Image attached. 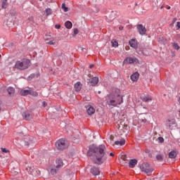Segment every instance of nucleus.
<instances>
[{
    "mask_svg": "<svg viewBox=\"0 0 180 180\" xmlns=\"http://www.w3.org/2000/svg\"><path fill=\"white\" fill-rule=\"evenodd\" d=\"M78 33H79L78 29L75 28L74 29V32H73V36H75V35L78 34Z\"/></svg>",
    "mask_w": 180,
    "mask_h": 180,
    "instance_id": "nucleus-35",
    "label": "nucleus"
},
{
    "mask_svg": "<svg viewBox=\"0 0 180 180\" xmlns=\"http://www.w3.org/2000/svg\"><path fill=\"white\" fill-rule=\"evenodd\" d=\"M59 169H60L56 168V166H55L53 168L51 169L50 174L51 175H56V174H57V172H58Z\"/></svg>",
    "mask_w": 180,
    "mask_h": 180,
    "instance_id": "nucleus-25",
    "label": "nucleus"
},
{
    "mask_svg": "<svg viewBox=\"0 0 180 180\" xmlns=\"http://www.w3.org/2000/svg\"><path fill=\"white\" fill-rule=\"evenodd\" d=\"M56 146L58 150H64L68 147L67 145V141L65 139H59L56 143Z\"/></svg>",
    "mask_w": 180,
    "mask_h": 180,
    "instance_id": "nucleus-6",
    "label": "nucleus"
},
{
    "mask_svg": "<svg viewBox=\"0 0 180 180\" xmlns=\"http://www.w3.org/2000/svg\"><path fill=\"white\" fill-rule=\"evenodd\" d=\"M91 172L92 174H94L95 176L99 175V174H101V172L99 171V168L95 167H94L91 169Z\"/></svg>",
    "mask_w": 180,
    "mask_h": 180,
    "instance_id": "nucleus-15",
    "label": "nucleus"
},
{
    "mask_svg": "<svg viewBox=\"0 0 180 180\" xmlns=\"http://www.w3.org/2000/svg\"><path fill=\"white\" fill-rule=\"evenodd\" d=\"M126 49V50H128V48H125Z\"/></svg>",
    "mask_w": 180,
    "mask_h": 180,
    "instance_id": "nucleus-50",
    "label": "nucleus"
},
{
    "mask_svg": "<svg viewBox=\"0 0 180 180\" xmlns=\"http://www.w3.org/2000/svg\"><path fill=\"white\" fill-rule=\"evenodd\" d=\"M110 140H113V136H110Z\"/></svg>",
    "mask_w": 180,
    "mask_h": 180,
    "instance_id": "nucleus-47",
    "label": "nucleus"
},
{
    "mask_svg": "<svg viewBox=\"0 0 180 180\" xmlns=\"http://www.w3.org/2000/svg\"><path fill=\"white\" fill-rule=\"evenodd\" d=\"M7 91L8 93V95L10 96H12V95H13L15 94V89L13 87H8L7 89Z\"/></svg>",
    "mask_w": 180,
    "mask_h": 180,
    "instance_id": "nucleus-24",
    "label": "nucleus"
},
{
    "mask_svg": "<svg viewBox=\"0 0 180 180\" xmlns=\"http://www.w3.org/2000/svg\"><path fill=\"white\" fill-rule=\"evenodd\" d=\"M110 157H113L115 155V154H113V153H110Z\"/></svg>",
    "mask_w": 180,
    "mask_h": 180,
    "instance_id": "nucleus-43",
    "label": "nucleus"
},
{
    "mask_svg": "<svg viewBox=\"0 0 180 180\" xmlns=\"http://www.w3.org/2000/svg\"><path fill=\"white\" fill-rule=\"evenodd\" d=\"M129 46L132 47V49H137L139 44H137V41L136 39H131L129 41Z\"/></svg>",
    "mask_w": 180,
    "mask_h": 180,
    "instance_id": "nucleus-13",
    "label": "nucleus"
},
{
    "mask_svg": "<svg viewBox=\"0 0 180 180\" xmlns=\"http://www.w3.org/2000/svg\"><path fill=\"white\" fill-rule=\"evenodd\" d=\"M94 65H91L89 66L90 68H94Z\"/></svg>",
    "mask_w": 180,
    "mask_h": 180,
    "instance_id": "nucleus-44",
    "label": "nucleus"
},
{
    "mask_svg": "<svg viewBox=\"0 0 180 180\" xmlns=\"http://www.w3.org/2000/svg\"><path fill=\"white\" fill-rule=\"evenodd\" d=\"M156 159H157L158 161H161V160H162V156H161V155H157V156H156Z\"/></svg>",
    "mask_w": 180,
    "mask_h": 180,
    "instance_id": "nucleus-36",
    "label": "nucleus"
},
{
    "mask_svg": "<svg viewBox=\"0 0 180 180\" xmlns=\"http://www.w3.org/2000/svg\"><path fill=\"white\" fill-rule=\"evenodd\" d=\"M42 103H43L44 108H45V106H46V105H47V103H46V101H44Z\"/></svg>",
    "mask_w": 180,
    "mask_h": 180,
    "instance_id": "nucleus-41",
    "label": "nucleus"
},
{
    "mask_svg": "<svg viewBox=\"0 0 180 180\" xmlns=\"http://www.w3.org/2000/svg\"><path fill=\"white\" fill-rule=\"evenodd\" d=\"M167 9H171V6H169V7L167 8Z\"/></svg>",
    "mask_w": 180,
    "mask_h": 180,
    "instance_id": "nucleus-48",
    "label": "nucleus"
},
{
    "mask_svg": "<svg viewBox=\"0 0 180 180\" xmlns=\"http://www.w3.org/2000/svg\"><path fill=\"white\" fill-rule=\"evenodd\" d=\"M1 9H6L8 6H9V4L8 3V0H1Z\"/></svg>",
    "mask_w": 180,
    "mask_h": 180,
    "instance_id": "nucleus-17",
    "label": "nucleus"
},
{
    "mask_svg": "<svg viewBox=\"0 0 180 180\" xmlns=\"http://www.w3.org/2000/svg\"><path fill=\"white\" fill-rule=\"evenodd\" d=\"M75 89L76 92H79V91H81V89H82V84L79 82H77L75 84Z\"/></svg>",
    "mask_w": 180,
    "mask_h": 180,
    "instance_id": "nucleus-16",
    "label": "nucleus"
},
{
    "mask_svg": "<svg viewBox=\"0 0 180 180\" xmlns=\"http://www.w3.org/2000/svg\"><path fill=\"white\" fill-rule=\"evenodd\" d=\"M26 171L29 172L31 175H36V173H34V167L33 165H30L26 167Z\"/></svg>",
    "mask_w": 180,
    "mask_h": 180,
    "instance_id": "nucleus-12",
    "label": "nucleus"
},
{
    "mask_svg": "<svg viewBox=\"0 0 180 180\" xmlns=\"http://www.w3.org/2000/svg\"><path fill=\"white\" fill-rule=\"evenodd\" d=\"M2 153H9V150L5 148H1Z\"/></svg>",
    "mask_w": 180,
    "mask_h": 180,
    "instance_id": "nucleus-38",
    "label": "nucleus"
},
{
    "mask_svg": "<svg viewBox=\"0 0 180 180\" xmlns=\"http://www.w3.org/2000/svg\"><path fill=\"white\" fill-rule=\"evenodd\" d=\"M20 94L22 96H26L27 95H30V90H21Z\"/></svg>",
    "mask_w": 180,
    "mask_h": 180,
    "instance_id": "nucleus-20",
    "label": "nucleus"
},
{
    "mask_svg": "<svg viewBox=\"0 0 180 180\" xmlns=\"http://www.w3.org/2000/svg\"><path fill=\"white\" fill-rule=\"evenodd\" d=\"M143 102H150V101H152L151 98H148V97H144L143 98Z\"/></svg>",
    "mask_w": 180,
    "mask_h": 180,
    "instance_id": "nucleus-33",
    "label": "nucleus"
},
{
    "mask_svg": "<svg viewBox=\"0 0 180 180\" xmlns=\"http://www.w3.org/2000/svg\"><path fill=\"white\" fill-rule=\"evenodd\" d=\"M172 46H173V47H174V49H175V50H179V46H178V44H175V43H174V44H172Z\"/></svg>",
    "mask_w": 180,
    "mask_h": 180,
    "instance_id": "nucleus-32",
    "label": "nucleus"
},
{
    "mask_svg": "<svg viewBox=\"0 0 180 180\" xmlns=\"http://www.w3.org/2000/svg\"><path fill=\"white\" fill-rule=\"evenodd\" d=\"M87 155L90 157V160L94 164L101 165V164H103L108 159L106 147L105 145L91 146L87 152Z\"/></svg>",
    "mask_w": 180,
    "mask_h": 180,
    "instance_id": "nucleus-1",
    "label": "nucleus"
},
{
    "mask_svg": "<svg viewBox=\"0 0 180 180\" xmlns=\"http://www.w3.org/2000/svg\"><path fill=\"white\" fill-rule=\"evenodd\" d=\"M65 26L66 29H72V22L70 21H66L65 23Z\"/></svg>",
    "mask_w": 180,
    "mask_h": 180,
    "instance_id": "nucleus-26",
    "label": "nucleus"
},
{
    "mask_svg": "<svg viewBox=\"0 0 180 180\" xmlns=\"http://www.w3.org/2000/svg\"><path fill=\"white\" fill-rule=\"evenodd\" d=\"M22 117L25 120H32V119H33V115L32 113L27 111L22 112Z\"/></svg>",
    "mask_w": 180,
    "mask_h": 180,
    "instance_id": "nucleus-11",
    "label": "nucleus"
},
{
    "mask_svg": "<svg viewBox=\"0 0 180 180\" xmlns=\"http://www.w3.org/2000/svg\"><path fill=\"white\" fill-rule=\"evenodd\" d=\"M121 160H122L123 161H127V155H121Z\"/></svg>",
    "mask_w": 180,
    "mask_h": 180,
    "instance_id": "nucleus-34",
    "label": "nucleus"
},
{
    "mask_svg": "<svg viewBox=\"0 0 180 180\" xmlns=\"http://www.w3.org/2000/svg\"><path fill=\"white\" fill-rule=\"evenodd\" d=\"M165 126L169 130H174L176 127V120L174 118H169L166 120Z\"/></svg>",
    "mask_w": 180,
    "mask_h": 180,
    "instance_id": "nucleus-4",
    "label": "nucleus"
},
{
    "mask_svg": "<svg viewBox=\"0 0 180 180\" xmlns=\"http://www.w3.org/2000/svg\"><path fill=\"white\" fill-rule=\"evenodd\" d=\"M89 84H91V86H95L99 82V78L98 77H94L92 78H90L89 79Z\"/></svg>",
    "mask_w": 180,
    "mask_h": 180,
    "instance_id": "nucleus-10",
    "label": "nucleus"
},
{
    "mask_svg": "<svg viewBox=\"0 0 180 180\" xmlns=\"http://www.w3.org/2000/svg\"><path fill=\"white\" fill-rule=\"evenodd\" d=\"M65 162H67V161L63 160L61 159H57L55 165L56 168H57L58 169H61V168H63V166L65 165Z\"/></svg>",
    "mask_w": 180,
    "mask_h": 180,
    "instance_id": "nucleus-8",
    "label": "nucleus"
},
{
    "mask_svg": "<svg viewBox=\"0 0 180 180\" xmlns=\"http://www.w3.org/2000/svg\"><path fill=\"white\" fill-rule=\"evenodd\" d=\"M142 172H145V174H147L148 175H150L151 172L154 171L153 167H150V164L148 163H143L140 167Z\"/></svg>",
    "mask_w": 180,
    "mask_h": 180,
    "instance_id": "nucleus-5",
    "label": "nucleus"
},
{
    "mask_svg": "<svg viewBox=\"0 0 180 180\" xmlns=\"http://www.w3.org/2000/svg\"><path fill=\"white\" fill-rule=\"evenodd\" d=\"M176 150H172L169 153V158H175L176 157Z\"/></svg>",
    "mask_w": 180,
    "mask_h": 180,
    "instance_id": "nucleus-22",
    "label": "nucleus"
},
{
    "mask_svg": "<svg viewBox=\"0 0 180 180\" xmlns=\"http://www.w3.org/2000/svg\"><path fill=\"white\" fill-rule=\"evenodd\" d=\"M62 9L64 11V12H68V7L65 6V3H63L61 6Z\"/></svg>",
    "mask_w": 180,
    "mask_h": 180,
    "instance_id": "nucleus-31",
    "label": "nucleus"
},
{
    "mask_svg": "<svg viewBox=\"0 0 180 180\" xmlns=\"http://www.w3.org/2000/svg\"><path fill=\"white\" fill-rule=\"evenodd\" d=\"M1 54H0V58H1Z\"/></svg>",
    "mask_w": 180,
    "mask_h": 180,
    "instance_id": "nucleus-51",
    "label": "nucleus"
},
{
    "mask_svg": "<svg viewBox=\"0 0 180 180\" xmlns=\"http://www.w3.org/2000/svg\"><path fill=\"white\" fill-rule=\"evenodd\" d=\"M126 49V50H128V48H125Z\"/></svg>",
    "mask_w": 180,
    "mask_h": 180,
    "instance_id": "nucleus-49",
    "label": "nucleus"
},
{
    "mask_svg": "<svg viewBox=\"0 0 180 180\" xmlns=\"http://www.w3.org/2000/svg\"><path fill=\"white\" fill-rule=\"evenodd\" d=\"M123 103V96L120 95V90L117 89L113 96H110L107 100V105L110 108L119 106Z\"/></svg>",
    "mask_w": 180,
    "mask_h": 180,
    "instance_id": "nucleus-2",
    "label": "nucleus"
},
{
    "mask_svg": "<svg viewBox=\"0 0 180 180\" xmlns=\"http://www.w3.org/2000/svg\"><path fill=\"white\" fill-rule=\"evenodd\" d=\"M120 30H123V27H120Z\"/></svg>",
    "mask_w": 180,
    "mask_h": 180,
    "instance_id": "nucleus-46",
    "label": "nucleus"
},
{
    "mask_svg": "<svg viewBox=\"0 0 180 180\" xmlns=\"http://www.w3.org/2000/svg\"><path fill=\"white\" fill-rule=\"evenodd\" d=\"M111 44H112V47H118L119 46V43H117V41H116L115 39H112L111 41Z\"/></svg>",
    "mask_w": 180,
    "mask_h": 180,
    "instance_id": "nucleus-28",
    "label": "nucleus"
},
{
    "mask_svg": "<svg viewBox=\"0 0 180 180\" xmlns=\"http://www.w3.org/2000/svg\"><path fill=\"white\" fill-rule=\"evenodd\" d=\"M137 165V160L132 159L129 161V167L130 168H134Z\"/></svg>",
    "mask_w": 180,
    "mask_h": 180,
    "instance_id": "nucleus-19",
    "label": "nucleus"
},
{
    "mask_svg": "<svg viewBox=\"0 0 180 180\" xmlns=\"http://www.w3.org/2000/svg\"><path fill=\"white\" fill-rule=\"evenodd\" d=\"M139 72H136L133 75H131V79L133 81V82H137L139 80Z\"/></svg>",
    "mask_w": 180,
    "mask_h": 180,
    "instance_id": "nucleus-14",
    "label": "nucleus"
},
{
    "mask_svg": "<svg viewBox=\"0 0 180 180\" xmlns=\"http://www.w3.org/2000/svg\"><path fill=\"white\" fill-rule=\"evenodd\" d=\"M45 41L46 44H50L51 46H54V44H56V41L54 40H51V41L46 40Z\"/></svg>",
    "mask_w": 180,
    "mask_h": 180,
    "instance_id": "nucleus-30",
    "label": "nucleus"
},
{
    "mask_svg": "<svg viewBox=\"0 0 180 180\" xmlns=\"http://www.w3.org/2000/svg\"><path fill=\"white\" fill-rule=\"evenodd\" d=\"M87 113L90 116L91 115H94V113H95V108H94V107H92L91 105H89V107L87 108Z\"/></svg>",
    "mask_w": 180,
    "mask_h": 180,
    "instance_id": "nucleus-18",
    "label": "nucleus"
},
{
    "mask_svg": "<svg viewBox=\"0 0 180 180\" xmlns=\"http://www.w3.org/2000/svg\"><path fill=\"white\" fill-rule=\"evenodd\" d=\"M29 20H33V17H30V18H29Z\"/></svg>",
    "mask_w": 180,
    "mask_h": 180,
    "instance_id": "nucleus-45",
    "label": "nucleus"
},
{
    "mask_svg": "<svg viewBox=\"0 0 180 180\" xmlns=\"http://www.w3.org/2000/svg\"><path fill=\"white\" fill-rule=\"evenodd\" d=\"M56 29H60L61 27V25H55Z\"/></svg>",
    "mask_w": 180,
    "mask_h": 180,
    "instance_id": "nucleus-39",
    "label": "nucleus"
},
{
    "mask_svg": "<svg viewBox=\"0 0 180 180\" xmlns=\"http://www.w3.org/2000/svg\"><path fill=\"white\" fill-rule=\"evenodd\" d=\"M30 65V60L27 59H24L22 60H18L15 62V67L17 70H20L23 71L24 70H27Z\"/></svg>",
    "mask_w": 180,
    "mask_h": 180,
    "instance_id": "nucleus-3",
    "label": "nucleus"
},
{
    "mask_svg": "<svg viewBox=\"0 0 180 180\" xmlns=\"http://www.w3.org/2000/svg\"><path fill=\"white\" fill-rule=\"evenodd\" d=\"M125 143H126V141L124 139H121L120 141H116L115 142V144L116 146H124Z\"/></svg>",
    "mask_w": 180,
    "mask_h": 180,
    "instance_id": "nucleus-21",
    "label": "nucleus"
},
{
    "mask_svg": "<svg viewBox=\"0 0 180 180\" xmlns=\"http://www.w3.org/2000/svg\"><path fill=\"white\" fill-rule=\"evenodd\" d=\"M2 101H0V112L2 110Z\"/></svg>",
    "mask_w": 180,
    "mask_h": 180,
    "instance_id": "nucleus-40",
    "label": "nucleus"
},
{
    "mask_svg": "<svg viewBox=\"0 0 180 180\" xmlns=\"http://www.w3.org/2000/svg\"><path fill=\"white\" fill-rule=\"evenodd\" d=\"M139 60L136 58L127 57L124 60V64H134V63H137Z\"/></svg>",
    "mask_w": 180,
    "mask_h": 180,
    "instance_id": "nucleus-9",
    "label": "nucleus"
},
{
    "mask_svg": "<svg viewBox=\"0 0 180 180\" xmlns=\"http://www.w3.org/2000/svg\"><path fill=\"white\" fill-rule=\"evenodd\" d=\"M30 95H31L32 96H39V93L32 90H30Z\"/></svg>",
    "mask_w": 180,
    "mask_h": 180,
    "instance_id": "nucleus-29",
    "label": "nucleus"
},
{
    "mask_svg": "<svg viewBox=\"0 0 180 180\" xmlns=\"http://www.w3.org/2000/svg\"><path fill=\"white\" fill-rule=\"evenodd\" d=\"M158 140L159 143H164V138H162V137H159L158 139Z\"/></svg>",
    "mask_w": 180,
    "mask_h": 180,
    "instance_id": "nucleus-37",
    "label": "nucleus"
},
{
    "mask_svg": "<svg viewBox=\"0 0 180 180\" xmlns=\"http://www.w3.org/2000/svg\"><path fill=\"white\" fill-rule=\"evenodd\" d=\"M44 12L46 14V16H50V15L53 13V10H51V8H46Z\"/></svg>",
    "mask_w": 180,
    "mask_h": 180,
    "instance_id": "nucleus-27",
    "label": "nucleus"
},
{
    "mask_svg": "<svg viewBox=\"0 0 180 180\" xmlns=\"http://www.w3.org/2000/svg\"><path fill=\"white\" fill-rule=\"evenodd\" d=\"M136 29H137L139 34H141V36H144V34H146V33L147 32L146 27H144L143 25V24L138 25Z\"/></svg>",
    "mask_w": 180,
    "mask_h": 180,
    "instance_id": "nucleus-7",
    "label": "nucleus"
},
{
    "mask_svg": "<svg viewBox=\"0 0 180 180\" xmlns=\"http://www.w3.org/2000/svg\"><path fill=\"white\" fill-rule=\"evenodd\" d=\"M138 118L141 123H146L147 122V119H146V117L143 116L142 115H140Z\"/></svg>",
    "mask_w": 180,
    "mask_h": 180,
    "instance_id": "nucleus-23",
    "label": "nucleus"
},
{
    "mask_svg": "<svg viewBox=\"0 0 180 180\" xmlns=\"http://www.w3.org/2000/svg\"><path fill=\"white\" fill-rule=\"evenodd\" d=\"M177 27L180 29V22H177Z\"/></svg>",
    "mask_w": 180,
    "mask_h": 180,
    "instance_id": "nucleus-42",
    "label": "nucleus"
}]
</instances>
